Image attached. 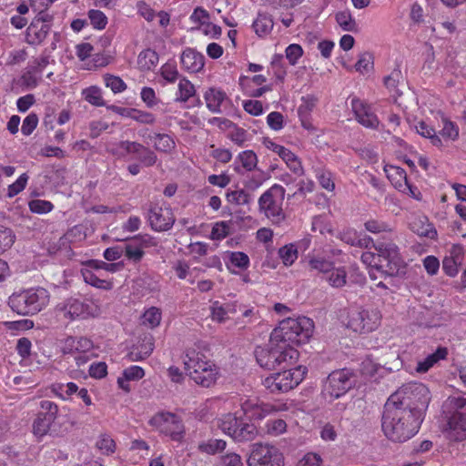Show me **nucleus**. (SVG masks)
Here are the masks:
<instances>
[{
    "mask_svg": "<svg viewBox=\"0 0 466 466\" xmlns=\"http://www.w3.org/2000/svg\"><path fill=\"white\" fill-rule=\"evenodd\" d=\"M38 116L35 113H30L23 121L21 131L25 136H30L36 128Z\"/></svg>",
    "mask_w": 466,
    "mask_h": 466,
    "instance_id": "774afa93",
    "label": "nucleus"
},
{
    "mask_svg": "<svg viewBox=\"0 0 466 466\" xmlns=\"http://www.w3.org/2000/svg\"><path fill=\"white\" fill-rule=\"evenodd\" d=\"M315 176L322 188L329 192H333L335 189L334 175L325 167L315 168Z\"/></svg>",
    "mask_w": 466,
    "mask_h": 466,
    "instance_id": "4c0bfd02",
    "label": "nucleus"
},
{
    "mask_svg": "<svg viewBox=\"0 0 466 466\" xmlns=\"http://www.w3.org/2000/svg\"><path fill=\"white\" fill-rule=\"evenodd\" d=\"M184 365L188 376L203 387L212 386L218 379V368L211 361L205 360L204 355L195 350H188L186 353Z\"/></svg>",
    "mask_w": 466,
    "mask_h": 466,
    "instance_id": "39448f33",
    "label": "nucleus"
},
{
    "mask_svg": "<svg viewBox=\"0 0 466 466\" xmlns=\"http://www.w3.org/2000/svg\"><path fill=\"white\" fill-rule=\"evenodd\" d=\"M15 239V236L11 228L0 226V255L11 248Z\"/></svg>",
    "mask_w": 466,
    "mask_h": 466,
    "instance_id": "864d4df0",
    "label": "nucleus"
},
{
    "mask_svg": "<svg viewBox=\"0 0 466 466\" xmlns=\"http://www.w3.org/2000/svg\"><path fill=\"white\" fill-rule=\"evenodd\" d=\"M381 314L374 308H351L348 312L347 327L354 332L366 333L375 330L380 323Z\"/></svg>",
    "mask_w": 466,
    "mask_h": 466,
    "instance_id": "f8f14e48",
    "label": "nucleus"
},
{
    "mask_svg": "<svg viewBox=\"0 0 466 466\" xmlns=\"http://www.w3.org/2000/svg\"><path fill=\"white\" fill-rule=\"evenodd\" d=\"M248 466H284V458L278 448L256 443L247 460Z\"/></svg>",
    "mask_w": 466,
    "mask_h": 466,
    "instance_id": "ddd939ff",
    "label": "nucleus"
},
{
    "mask_svg": "<svg viewBox=\"0 0 466 466\" xmlns=\"http://www.w3.org/2000/svg\"><path fill=\"white\" fill-rule=\"evenodd\" d=\"M285 188L274 184L267 189L258 198V210L273 224L280 225L286 219L283 209Z\"/></svg>",
    "mask_w": 466,
    "mask_h": 466,
    "instance_id": "0eeeda50",
    "label": "nucleus"
},
{
    "mask_svg": "<svg viewBox=\"0 0 466 466\" xmlns=\"http://www.w3.org/2000/svg\"><path fill=\"white\" fill-rule=\"evenodd\" d=\"M154 147L157 151L169 153L175 147V140L167 134H156L152 137Z\"/></svg>",
    "mask_w": 466,
    "mask_h": 466,
    "instance_id": "a19ab883",
    "label": "nucleus"
},
{
    "mask_svg": "<svg viewBox=\"0 0 466 466\" xmlns=\"http://www.w3.org/2000/svg\"><path fill=\"white\" fill-rule=\"evenodd\" d=\"M88 18L94 28L98 30L104 29L107 24V18L106 15L100 10H89Z\"/></svg>",
    "mask_w": 466,
    "mask_h": 466,
    "instance_id": "052dcab7",
    "label": "nucleus"
},
{
    "mask_svg": "<svg viewBox=\"0 0 466 466\" xmlns=\"http://www.w3.org/2000/svg\"><path fill=\"white\" fill-rule=\"evenodd\" d=\"M207 107L214 114L221 112V105L227 99V95L219 88L210 87L204 94Z\"/></svg>",
    "mask_w": 466,
    "mask_h": 466,
    "instance_id": "cd10ccee",
    "label": "nucleus"
},
{
    "mask_svg": "<svg viewBox=\"0 0 466 466\" xmlns=\"http://www.w3.org/2000/svg\"><path fill=\"white\" fill-rule=\"evenodd\" d=\"M241 410L251 420H261L275 410L269 404L260 403L257 400L249 399L241 402Z\"/></svg>",
    "mask_w": 466,
    "mask_h": 466,
    "instance_id": "412c9836",
    "label": "nucleus"
},
{
    "mask_svg": "<svg viewBox=\"0 0 466 466\" xmlns=\"http://www.w3.org/2000/svg\"><path fill=\"white\" fill-rule=\"evenodd\" d=\"M410 228L420 237H424L429 239H435L437 238V230L435 227L425 216L414 218L410 222Z\"/></svg>",
    "mask_w": 466,
    "mask_h": 466,
    "instance_id": "a878e982",
    "label": "nucleus"
},
{
    "mask_svg": "<svg viewBox=\"0 0 466 466\" xmlns=\"http://www.w3.org/2000/svg\"><path fill=\"white\" fill-rule=\"evenodd\" d=\"M103 78L106 86L109 87L115 94L122 93L127 89L126 83L119 76L105 74Z\"/></svg>",
    "mask_w": 466,
    "mask_h": 466,
    "instance_id": "603ef678",
    "label": "nucleus"
},
{
    "mask_svg": "<svg viewBox=\"0 0 466 466\" xmlns=\"http://www.w3.org/2000/svg\"><path fill=\"white\" fill-rule=\"evenodd\" d=\"M364 228L367 231L372 234H385L392 232V228L388 222L376 218L368 219L364 223Z\"/></svg>",
    "mask_w": 466,
    "mask_h": 466,
    "instance_id": "49530a36",
    "label": "nucleus"
},
{
    "mask_svg": "<svg viewBox=\"0 0 466 466\" xmlns=\"http://www.w3.org/2000/svg\"><path fill=\"white\" fill-rule=\"evenodd\" d=\"M84 281L95 288L109 290L113 288L112 282L98 278L94 272L89 269L82 270Z\"/></svg>",
    "mask_w": 466,
    "mask_h": 466,
    "instance_id": "37998d69",
    "label": "nucleus"
},
{
    "mask_svg": "<svg viewBox=\"0 0 466 466\" xmlns=\"http://www.w3.org/2000/svg\"><path fill=\"white\" fill-rule=\"evenodd\" d=\"M423 420L410 410H406L387 400L381 418V428L385 436L394 442H405L420 430Z\"/></svg>",
    "mask_w": 466,
    "mask_h": 466,
    "instance_id": "f257e3e1",
    "label": "nucleus"
},
{
    "mask_svg": "<svg viewBox=\"0 0 466 466\" xmlns=\"http://www.w3.org/2000/svg\"><path fill=\"white\" fill-rule=\"evenodd\" d=\"M61 310L64 317L70 319L76 318L86 319L93 315L90 306L76 299H67Z\"/></svg>",
    "mask_w": 466,
    "mask_h": 466,
    "instance_id": "4be33fe9",
    "label": "nucleus"
},
{
    "mask_svg": "<svg viewBox=\"0 0 466 466\" xmlns=\"http://www.w3.org/2000/svg\"><path fill=\"white\" fill-rule=\"evenodd\" d=\"M52 390L63 400H66L77 392L78 386L74 382L56 383L53 385Z\"/></svg>",
    "mask_w": 466,
    "mask_h": 466,
    "instance_id": "8fccbe9b",
    "label": "nucleus"
},
{
    "mask_svg": "<svg viewBox=\"0 0 466 466\" xmlns=\"http://www.w3.org/2000/svg\"><path fill=\"white\" fill-rule=\"evenodd\" d=\"M161 319V310L157 307H151L144 312L142 316V324L153 329L160 324Z\"/></svg>",
    "mask_w": 466,
    "mask_h": 466,
    "instance_id": "de8ad7c7",
    "label": "nucleus"
},
{
    "mask_svg": "<svg viewBox=\"0 0 466 466\" xmlns=\"http://www.w3.org/2000/svg\"><path fill=\"white\" fill-rule=\"evenodd\" d=\"M375 249L378 252L379 261L381 263L382 258L387 262L384 265L387 274L389 276L397 274L400 262L398 247L391 241L377 242Z\"/></svg>",
    "mask_w": 466,
    "mask_h": 466,
    "instance_id": "a211bd4d",
    "label": "nucleus"
},
{
    "mask_svg": "<svg viewBox=\"0 0 466 466\" xmlns=\"http://www.w3.org/2000/svg\"><path fill=\"white\" fill-rule=\"evenodd\" d=\"M462 261V256L460 248H453L451 256L445 257L442 260V269L450 277H454L458 273V266Z\"/></svg>",
    "mask_w": 466,
    "mask_h": 466,
    "instance_id": "2f4dec72",
    "label": "nucleus"
},
{
    "mask_svg": "<svg viewBox=\"0 0 466 466\" xmlns=\"http://www.w3.org/2000/svg\"><path fill=\"white\" fill-rule=\"evenodd\" d=\"M447 356L448 349L446 347H439L434 352L429 354L423 360H419L415 370L419 373H425L437 362L441 360H445Z\"/></svg>",
    "mask_w": 466,
    "mask_h": 466,
    "instance_id": "c85d7f7f",
    "label": "nucleus"
},
{
    "mask_svg": "<svg viewBox=\"0 0 466 466\" xmlns=\"http://www.w3.org/2000/svg\"><path fill=\"white\" fill-rule=\"evenodd\" d=\"M255 357L260 367L272 370L282 364H291L298 357L299 352L295 348H287L282 344L272 342L270 336L268 347H257Z\"/></svg>",
    "mask_w": 466,
    "mask_h": 466,
    "instance_id": "423d86ee",
    "label": "nucleus"
},
{
    "mask_svg": "<svg viewBox=\"0 0 466 466\" xmlns=\"http://www.w3.org/2000/svg\"><path fill=\"white\" fill-rule=\"evenodd\" d=\"M127 116L141 124L153 125L156 122V117L152 113L136 108H130L127 111Z\"/></svg>",
    "mask_w": 466,
    "mask_h": 466,
    "instance_id": "3c124183",
    "label": "nucleus"
},
{
    "mask_svg": "<svg viewBox=\"0 0 466 466\" xmlns=\"http://www.w3.org/2000/svg\"><path fill=\"white\" fill-rule=\"evenodd\" d=\"M196 88L194 85L185 76L180 77L177 84V90L176 92L175 101L179 103H186L190 98L196 96Z\"/></svg>",
    "mask_w": 466,
    "mask_h": 466,
    "instance_id": "473e14b6",
    "label": "nucleus"
},
{
    "mask_svg": "<svg viewBox=\"0 0 466 466\" xmlns=\"http://www.w3.org/2000/svg\"><path fill=\"white\" fill-rule=\"evenodd\" d=\"M266 147L276 154H278L287 164L289 168L296 175L301 176L304 173L303 167L298 157L291 152L289 148L276 144L271 140H266L264 142Z\"/></svg>",
    "mask_w": 466,
    "mask_h": 466,
    "instance_id": "aec40b11",
    "label": "nucleus"
},
{
    "mask_svg": "<svg viewBox=\"0 0 466 466\" xmlns=\"http://www.w3.org/2000/svg\"><path fill=\"white\" fill-rule=\"evenodd\" d=\"M238 159L247 171L253 170L258 164L257 155L252 150H246L238 156Z\"/></svg>",
    "mask_w": 466,
    "mask_h": 466,
    "instance_id": "6e6d98bb",
    "label": "nucleus"
},
{
    "mask_svg": "<svg viewBox=\"0 0 466 466\" xmlns=\"http://www.w3.org/2000/svg\"><path fill=\"white\" fill-rule=\"evenodd\" d=\"M227 201L237 206L248 205L251 202V195L244 189L228 190Z\"/></svg>",
    "mask_w": 466,
    "mask_h": 466,
    "instance_id": "79ce46f5",
    "label": "nucleus"
},
{
    "mask_svg": "<svg viewBox=\"0 0 466 466\" xmlns=\"http://www.w3.org/2000/svg\"><path fill=\"white\" fill-rule=\"evenodd\" d=\"M305 374L306 368L299 366L273 373L265 378L262 384L271 393L287 392L297 387L303 380Z\"/></svg>",
    "mask_w": 466,
    "mask_h": 466,
    "instance_id": "9d476101",
    "label": "nucleus"
},
{
    "mask_svg": "<svg viewBox=\"0 0 466 466\" xmlns=\"http://www.w3.org/2000/svg\"><path fill=\"white\" fill-rule=\"evenodd\" d=\"M219 427L224 433L238 442L254 441L258 435V431L253 423L244 420L236 414L224 415L220 420Z\"/></svg>",
    "mask_w": 466,
    "mask_h": 466,
    "instance_id": "6e6552de",
    "label": "nucleus"
},
{
    "mask_svg": "<svg viewBox=\"0 0 466 466\" xmlns=\"http://www.w3.org/2000/svg\"><path fill=\"white\" fill-rule=\"evenodd\" d=\"M40 405L44 412H40L33 422V433L37 438L47 434L58 414V407L55 402L42 400Z\"/></svg>",
    "mask_w": 466,
    "mask_h": 466,
    "instance_id": "dca6fc26",
    "label": "nucleus"
},
{
    "mask_svg": "<svg viewBox=\"0 0 466 466\" xmlns=\"http://www.w3.org/2000/svg\"><path fill=\"white\" fill-rule=\"evenodd\" d=\"M308 264L311 271H316L325 276L332 269L334 262L319 255H309Z\"/></svg>",
    "mask_w": 466,
    "mask_h": 466,
    "instance_id": "f704fd0d",
    "label": "nucleus"
},
{
    "mask_svg": "<svg viewBox=\"0 0 466 466\" xmlns=\"http://www.w3.org/2000/svg\"><path fill=\"white\" fill-rule=\"evenodd\" d=\"M159 433L168 436L174 441H181L185 436L182 419L170 411L161 410L151 417L148 421Z\"/></svg>",
    "mask_w": 466,
    "mask_h": 466,
    "instance_id": "9b49d317",
    "label": "nucleus"
},
{
    "mask_svg": "<svg viewBox=\"0 0 466 466\" xmlns=\"http://www.w3.org/2000/svg\"><path fill=\"white\" fill-rule=\"evenodd\" d=\"M278 255L286 267L294 264L298 259L299 251L295 243L287 244L279 248Z\"/></svg>",
    "mask_w": 466,
    "mask_h": 466,
    "instance_id": "e433bc0d",
    "label": "nucleus"
},
{
    "mask_svg": "<svg viewBox=\"0 0 466 466\" xmlns=\"http://www.w3.org/2000/svg\"><path fill=\"white\" fill-rule=\"evenodd\" d=\"M402 80V74L400 68H395L384 77V85L390 91H397L398 85Z\"/></svg>",
    "mask_w": 466,
    "mask_h": 466,
    "instance_id": "338daca9",
    "label": "nucleus"
},
{
    "mask_svg": "<svg viewBox=\"0 0 466 466\" xmlns=\"http://www.w3.org/2000/svg\"><path fill=\"white\" fill-rule=\"evenodd\" d=\"M337 24L343 31L357 32L358 25L349 10L338 12L335 15Z\"/></svg>",
    "mask_w": 466,
    "mask_h": 466,
    "instance_id": "58836bf2",
    "label": "nucleus"
},
{
    "mask_svg": "<svg viewBox=\"0 0 466 466\" xmlns=\"http://www.w3.org/2000/svg\"><path fill=\"white\" fill-rule=\"evenodd\" d=\"M351 107L357 121L365 127L375 129L379 126V119L370 106L359 98L351 100Z\"/></svg>",
    "mask_w": 466,
    "mask_h": 466,
    "instance_id": "6ab92c4d",
    "label": "nucleus"
},
{
    "mask_svg": "<svg viewBox=\"0 0 466 466\" xmlns=\"http://www.w3.org/2000/svg\"><path fill=\"white\" fill-rule=\"evenodd\" d=\"M96 447L101 451L103 454L108 455L115 451L116 443L109 435L102 434L99 436L96 441Z\"/></svg>",
    "mask_w": 466,
    "mask_h": 466,
    "instance_id": "e2e57ef3",
    "label": "nucleus"
},
{
    "mask_svg": "<svg viewBox=\"0 0 466 466\" xmlns=\"http://www.w3.org/2000/svg\"><path fill=\"white\" fill-rule=\"evenodd\" d=\"M313 328V321L309 318H287L279 322V326L272 330L270 336L274 344L279 342L287 346V348H294L293 345L305 343L309 340L312 335Z\"/></svg>",
    "mask_w": 466,
    "mask_h": 466,
    "instance_id": "f03ea898",
    "label": "nucleus"
},
{
    "mask_svg": "<svg viewBox=\"0 0 466 466\" xmlns=\"http://www.w3.org/2000/svg\"><path fill=\"white\" fill-rule=\"evenodd\" d=\"M265 428L267 433L273 436H278L286 431L287 424L286 421L281 419L268 420L265 424Z\"/></svg>",
    "mask_w": 466,
    "mask_h": 466,
    "instance_id": "bf43d9fd",
    "label": "nucleus"
},
{
    "mask_svg": "<svg viewBox=\"0 0 466 466\" xmlns=\"http://www.w3.org/2000/svg\"><path fill=\"white\" fill-rule=\"evenodd\" d=\"M229 233V225L226 221L215 223L212 228L210 238L214 240H220L225 238Z\"/></svg>",
    "mask_w": 466,
    "mask_h": 466,
    "instance_id": "69168bd1",
    "label": "nucleus"
},
{
    "mask_svg": "<svg viewBox=\"0 0 466 466\" xmlns=\"http://www.w3.org/2000/svg\"><path fill=\"white\" fill-rule=\"evenodd\" d=\"M49 299V292L44 288L28 289L13 293L8 305L19 315H34L48 305Z\"/></svg>",
    "mask_w": 466,
    "mask_h": 466,
    "instance_id": "20e7f679",
    "label": "nucleus"
},
{
    "mask_svg": "<svg viewBox=\"0 0 466 466\" xmlns=\"http://www.w3.org/2000/svg\"><path fill=\"white\" fill-rule=\"evenodd\" d=\"M160 76L166 82L165 84H163V86H165L166 84H174L176 81H179L180 77H183L179 74L175 62L165 63L160 67Z\"/></svg>",
    "mask_w": 466,
    "mask_h": 466,
    "instance_id": "ea45409f",
    "label": "nucleus"
},
{
    "mask_svg": "<svg viewBox=\"0 0 466 466\" xmlns=\"http://www.w3.org/2000/svg\"><path fill=\"white\" fill-rule=\"evenodd\" d=\"M50 31V25L44 22H32L26 29V42L31 46H38L44 42Z\"/></svg>",
    "mask_w": 466,
    "mask_h": 466,
    "instance_id": "393cba45",
    "label": "nucleus"
},
{
    "mask_svg": "<svg viewBox=\"0 0 466 466\" xmlns=\"http://www.w3.org/2000/svg\"><path fill=\"white\" fill-rule=\"evenodd\" d=\"M415 129L418 134H420L421 137L430 138L431 142L435 147H441L442 141L441 137L436 134L435 130L428 126L425 122L420 121L415 126Z\"/></svg>",
    "mask_w": 466,
    "mask_h": 466,
    "instance_id": "c03bdc74",
    "label": "nucleus"
},
{
    "mask_svg": "<svg viewBox=\"0 0 466 466\" xmlns=\"http://www.w3.org/2000/svg\"><path fill=\"white\" fill-rule=\"evenodd\" d=\"M384 172L398 190H402L403 187H407V173L402 167L393 165H385Z\"/></svg>",
    "mask_w": 466,
    "mask_h": 466,
    "instance_id": "c756f323",
    "label": "nucleus"
},
{
    "mask_svg": "<svg viewBox=\"0 0 466 466\" xmlns=\"http://www.w3.org/2000/svg\"><path fill=\"white\" fill-rule=\"evenodd\" d=\"M388 400L406 410H410L417 417L423 420L431 400V394L424 384L409 382L399 388Z\"/></svg>",
    "mask_w": 466,
    "mask_h": 466,
    "instance_id": "7ed1b4c3",
    "label": "nucleus"
},
{
    "mask_svg": "<svg viewBox=\"0 0 466 466\" xmlns=\"http://www.w3.org/2000/svg\"><path fill=\"white\" fill-rule=\"evenodd\" d=\"M226 441L223 440H208L199 443L198 450L208 454H215L218 451H222L226 448Z\"/></svg>",
    "mask_w": 466,
    "mask_h": 466,
    "instance_id": "09e8293b",
    "label": "nucleus"
},
{
    "mask_svg": "<svg viewBox=\"0 0 466 466\" xmlns=\"http://www.w3.org/2000/svg\"><path fill=\"white\" fill-rule=\"evenodd\" d=\"M155 348L154 339L151 335L145 336L141 342L133 347L128 352L127 358L130 361H141L150 356Z\"/></svg>",
    "mask_w": 466,
    "mask_h": 466,
    "instance_id": "bb28decb",
    "label": "nucleus"
},
{
    "mask_svg": "<svg viewBox=\"0 0 466 466\" xmlns=\"http://www.w3.org/2000/svg\"><path fill=\"white\" fill-rule=\"evenodd\" d=\"M144 254V250H141V247L134 239L125 247V256L133 262H139L143 258Z\"/></svg>",
    "mask_w": 466,
    "mask_h": 466,
    "instance_id": "5fc2aeb1",
    "label": "nucleus"
},
{
    "mask_svg": "<svg viewBox=\"0 0 466 466\" xmlns=\"http://www.w3.org/2000/svg\"><path fill=\"white\" fill-rule=\"evenodd\" d=\"M182 68L189 73L199 72L205 65L204 56L193 48H187L180 56Z\"/></svg>",
    "mask_w": 466,
    "mask_h": 466,
    "instance_id": "5701e85b",
    "label": "nucleus"
},
{
    "mask_svg": "<svg viewBox=\"0 0 466 466\" xmlns=\"http://www.w3.org/2000/svg\"><path fill=\"white\" fill-rule=\"evenodd\" d=\"M28 207L31 212L36 214H46L54 208V205L50 201L44 199L31 200Z\"/></svg>",
    "mask_w": 466,
    "mask_h": 466,
    "instance_id": "13d9d810",
    "label": "nucleus"
},
{
    "mask_svg": "<svg viewBox=\"0 0 466 466\" xmlns=\"http://www.w3.org/2000/svg\"><path fill=\"white\" fill-rule=\"evenodd\" d=\"M355 384L353 373L347 369L332 371L322 384L321 394L329 401L346 394Z\"/></svg>",
    "mask_w": 466,
    "mask_h": 466,
    "instance_id": "1a4fd4ad",
    "label": "nucleus"
},
{
    "mask_svg": "<svg viewBox=\"0 0 466 466\" xmlns=\"http://www.w3.org/2000/svg\"><path fill=\"white\" fill-rule=\"evenodd\" d=\"M93 349V342L87 338L68 337L63 342L61 350L64 355L76 354V352L90 353Z\"/></svg>",
    "mask_w": 466,
    "mask_h": 466,
    "instance_id": "b1692460",
    "label": "nucleus"
},
{
    "mask_svg": "<svg viewBox=\"0 0 466 466\" xmlns=\"http://www.w3.org/2000/svg\"><path fill=\"white\" fill-rule=\"evenodd\" d=\"M147 219L155 231H167L173 226L175 218L168 207L150 205L147 211Z\"/></svg>",
    "mask_w": 466,
    "mask_h": 466,
    "instance_id": "f3484780",
    "label": "nucleus"
},
{
    "mask_svg": "<svg viewBox=\"0 0 466 466\" xmlns=\"http://www.w3.org/2000/svg\"><path fill=\"white\" fill-rule=\"evenodd\" d=\"M229 262L232 266L240 269L248 268L250 263L248 256L246 253L240 251L230 252Z\"/></svg>",
    "mask_w": 466,
    "mask_h": 466,
    "instance_id": "680f3d73",
    "label": "nucleus"
},
{
    "mask_svg": "<svg viewBox=\"0 0 466 466\" xmlns=\"http://www.w3.org/2000/svg\"><path fill=\"white\" fill-rule=\"evenodd\" d=\"M28 176L24 173L22 174L13 184L8 186L7 197L14 198L21 191H23L27 184Z\"/></svg>",
    "mask_w": 466,
    "mask_h": 466,
    "instance_id": "0e129e2a",
    "label": "nucleus"
},
{
    "mask_svg": "<svg viewBox=\"0 0 466 466\" xmlns=\"http://www.w3.org/2000/svg\"><path fill=\"white\" fill-rule=\"evenodd\" d=\"M118 149L119 156L132 155L143 167H152L157 161V156L153 150L136 141H121Z\"/></svg>",
    "mask_w": 466,
    "mask_h": 466,
    "instance_id": "2eb2a0df",
    "label": "nucleus"
},
{
    "mask_svg": "<svg viewBox=\"0 0 466 466\" xmlns=\"http://www.w3.org/2000/svg\"><path fill=\"white\" fill-rule=\"evenodd\" d=\"M41 79V76L32 71L29 67H26L21 76V83L27 89H34L38 86Z\"/></svg>",
    "mask_w": 466,
    "mask_h": 466,
    "instance_id": "4d7b16f0",
    "label": "nucleus"
},
{
    "mask_svg": "<svg viewBox=\"0 0 466 466\" xmlns=\"http://www.w3.org/2000/svg\"><path fill=\"white\" fill-rule=\"evenodd\" d=\"M324 279L332 288H342L347 283L346 268L344 267L335 268L333 266L332 269L324 276Z\"/></svg>",
    "mask_w": 466,
    "mask_h": 466,
    "instance_id": "c9c22d12",
    "label": "nucleus"
},
{
    "mask_svg": "<svg viewBox=\"0 0 466 466\" xmlns=\"http://www.w3.org/2000/svg\"><path fill=\"white\" fill-rule=\"evenodd\" d=\"M158 61V54L155 50L147 48L139 53L137 66L141 71H150L157 66Z\"/></svg>",
    "mask_w": 466,
    "mask_h": 466,
    "instance_id": "7c9ffc66",
    "label": "nucleus"
},
{
    "mask_svg": "<svg viewBox=\"0 0 466 466\" xmlns=\"http://www.w3.org/2000/svg\"><path fill=\"white\" fill-rule=\"evenodd\" d=\"M274 22L270 15L259 13L252 24L255 33L262 37L268 35L273 29Z\"/></svg>",
    "mask_w": 466,
    "mask_h": 466,
    "instance_id": "72a5a7b5",
    "label": "nucleus"
},
{
    "mask_svg": "<svg viewBox=\"0 0 466 466\" xmlns=\"http://www.w3.org/2000/svg\"><path fill=\"white\" fill-rule=\"evenodd\" d=\"M451 406L452 411L448 420L449 436L454 441H462L466 438V398H453Z\"/></svg>",
    "mask_w": 466,
    "mask_h": 466,
    "instance_id": "4468645a",
    "label": "nucleus"
},
{
    "mask_svg": "<svg viewBox=\"0 0 466 466\" xmlns=\"http://www.w3.org/2000/svg\"><path fill=\"white\" fill-rule=\"evenodd\" d=\"M82 96L86 101L95 106H105L101 89L98 86H92L83 89Z\"/></svg>",
    "mask_w": 466,
    "mask_h": 466,
    "instance_id": "a18cd8bd",
    "label": "nucleus"
}]
</instances>
